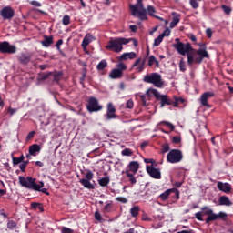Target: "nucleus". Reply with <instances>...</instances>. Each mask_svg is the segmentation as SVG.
Wrapping results in <instances>:
<instances>
[{
    "label": "nucleus",
    "instance_id": "dca6fc26",
    "mask_svg": "<svg viewBox=\"0 0 233 233\" xmlns=\"http://www.w3.org/2000/svg\"><path fill=\"white\" fill-rule=\"evenodd\" d=\"M218 205L224 207H230L232 206V201H230V198L227 196H220L218 199Z\"/></svg>",
    "mask_w": 233,
    "mask_h": 233
},
{
    "label": "nucleus",
    "instance_id": "20e7f679",
    "mask_svg": "<svg viewBox=\"0 0 233 233\" xmlns=\"http://www.w3.org/2000/svg\"><path fill=\"white\" fill-rule=\"evenodd\" d=\"M129 8L134 17H138L140 21L147 19V9H145V5H143V0H137V3L135 5H130Z\"/></svg>",
    "mask_w": 233,
    "mask_h": 233
},
{
    "label": "nucleus",
    "instance_id": "412c9836",
    "mask_svg": "<svg viewBox=\"0 0 233 233\" xmlns=\"http://www.w3.org/2000/svg\"><path fill=\"white\" fill-rule=\"evenodd\" d=\"M30 59H31L30 55H26V54H22L18 56V61L22 65H28V63H30Z\"/></svg>",
    "mask_w": 233,
    "mask_h": 233
},
{
    "label": "nucleus",
    "instance_id": "f3484780",
    "mask_svg": "<svg viewBox=\"0 0 233 233\" xmlns=\"http://www.w3.org/2000/svg\"><path fill=\"white\" fill-rule=\"evenodd\" d=\"M137 55L135 52L124 53L120 56V61H127V59H136Z\"/></svg>",
    "mask_w": 233,
    "mask_h": 233
},
{
    "label": "nucleus",
    "instance_id": "bb28decb",
    "mask_svg": "<svg viewBox=\"0 0 233 233\" xmlns=\"http://www.w3.org/2000/svg\"><path fill=\"white\" fill-rule=\"evenodd\" d=\"M147 65H148L149 66H152L153 65H156V66H159V61H157V59H156V56H150L148 57Z\"/></svg>",
    "mask_w": 233,
    "mask_h": 233
},
{
    "label": "nucleus",
    "instance_id": "f257e3e1",
    "mask_svg": "<svg viewBox=\"0 0 233 233\" xmlns=\"http://www.w3.org/2000/svg\"><path fill=\"white\" fill-rule=\"evenodd\" d=\"M174 46L180 56H187V65L189 66H192L194 63L201 65L204 59H210V55H208L205 44H201L198 50L192 49L190 44H183V42H177Z\"/></svg>",
    "mask_w": 233,
    "mask_h": 233
},
{
    "label": "nucleus",
    "instance_id": "7c9ffc66",
    "mask_svg": "<svg viewBox=\"0 0 233 233\" xmlns=\"http://www.w3.org/2000/svg\"><path fill=\"white\" fill-rule=\"evenodd\" d=\"M146 12H147V14L149 15H151V17H156L157 16L155 15L156 14V8H154V6H152V5H148Z\"/></svg>",
    "mask_w": 233,
    "mask_h": 233
},
{
    "label": "nucleus",
    "instance_id": "864d4df0",
    "mask_svg": "<svg viewBox=\"0 0 233 233\" xmlns=\"http://www.w3.org/2000/svg\"><path fill=\"white\" fill-rule=\"evenodd\" d=\"M62 233H74V230L66 227L62 228Z\"/></svg>",
    "mask_w": 233,
    "mask_h": 233
},
{
    "label": "nucleus",
    "instance_id": "09e8293b",
    "mask_svg": "<svg viewBox=\"0 0 233 233\" xmlns=\"http://www.w3.org/2000/svg\"><path fill=\"white\" fill-rule=\"evenodd\" d=\"M34 136H35V131H31L26 136V141H30V139L34 138Z\"/></svg>",
    "mask_w": 233,
    "mask_h": 233
},
{
    "label": "nucleus",
    "instance_id": "a18cd8bd",
    "mask_svg": "<svg viewBox=\"0 0 233 233\" xmlns=\"http://www.w3.org/2000/svg\"><path fill=\"white\" fill-rule=\"evenodd\" d=\"M222 10H224L225 14H230V12H232V9L229 6H227L225 5H223L221 6Z\"/></svg>",
    "mask_w": 233,
    "mask_h": 233
},
{
    "label": "nucleus",
    "instance_id": "338daca9",
    "mask_svg": "<svg viewBox=\"0 0 233 233\" xmlns=\"http://www.w3.org/2000/svg\"><path fill=\"white\" fill-rule=\"evenodd\" d=\"M129 181L132 183V185H136L137 183L136 177H134V176L129 177Z\"/></svg>",
    "mask_w": 233,
    "mask_h": 233
},
{
    "label": "nucleus",
    "instance_id": "69168bd1",
    "mask_svg": "<svg viewBox=\"0 0 233 233\" xmlns=\"http://www.w3.org/2000/svg\"><path fill=\"white\" fill-rule=\"evenodd\" d=\"M52 73H46L42 76V79L45 80V79H48V76L51 75Z\"/></svg>",
    "mask_w": 233,
    "mask_h": 233
},
{
    "label": "nucleus",
    "instance_id": "ddd939ff",
    "mask_svg": "<svg viewBox=\"0 0 233 233\" xmlns=\"http://www.w3.org/2000/svg\"><path fill=\"white\" fill-rule=\"evenodd\" d=\"M1 15L4 19H12L15 15V12L10 6L4 7L1 10Z\"/></svg>",
    "mask_w": 233,
    "mask_h": 233
},
{
    "label": "nucleus",
    "instance_id": "f704fd0d",
    "mask_svg": "<svg viewBox=\"0 0 233 233\" xmlns=\"http://www.w3.org/2000/svg\"><path fill=\"white\" fill-rule=\"evenodd\" d=\"M25 161V156H21L20 157H13L14 165H19V163H23Z\"/></svg>",
    "mask_w": 233,
    "mask_h": 233
},
{
    "label": "nucleus",
    "instance_id": "423d86ee",
    "mask_svg": "<svg viewBox=\"0 0 233 233\" xmlns=\"http://www.w3.org/2000/svg\"><path fill=\"white\" fill-rule=\"evenodd\" d=\"M146 94L148 96H154L156 97V99L160 100L161 101V108H163V106H165V105H172V101L170 99H168V96L159 94V91H157V89L149 88L146 92Z\"/></svg>",
    "mask_w": 233,
    "mask_h": 233
},
{
    "label": "nucleus",
    "instance_id": "c03bdc74",
    "mask_svg": "<svg viewBox=\"0 0 233 233\" xmlns=\"http://www.w3.org/2000/svg\"><path fill=\"white\" fill-rule=\"evenodd\" d=\"M61 77H63V73L59 72L54 75V81H60Z\"/></svg>",
    "mask_w": 233,
    "mask_h": 233
},
{
    "label": "nucleus",
    "instance_id": "e433bc0d",
    "mask_svg": "<svg viewBox=\"0 0 233 233\" xmlns=\"http://www.w3.org/2000/svg\"><path fill=\"white\" fill-rule=\"evenodd\" d=\"M189 5L194 8V10L199 8V3H198V0H189Z\"/></svg>",
    "mask_w": 233,
    "mask_h": 233
},
{
    "label": "nucleus",
    "instance_id": "cd10ccee",
    "mask_svg": "<svg viewBox=\"0 0 233 233\" xmlns=\"http://www.w3.org/2000/svg\"><path fill=\"white\" fill-rule=\"evenodd\" d=\"M130 214L132 218H137V216H139V207L134 206L133 208H131Z\"/></svg>",
    "mask_w": 233,
    "mask_h": 233
},
{
    "label": "nucleus",
    "instance_id": "4be33fe9",
    "mask_svg": "<svg viewBox=\"0 0 233 233\" xmlns=\"http://www.w3.org/2000/svg\"><path fill=\"white\" fill-rule=\"evenodd\" d=\"M81 185H83L84 188H87L88 190H94V184L90 183V180H86L85 178L80 179Z\"/></svg>",
    "mask_w": 233,
    "mask_h": 233
},
{
    "label": "nucleus",
    "instance_id": "a211bd4d",
    "mask_svg": "<svg viewBox=\"0 0 233 233\" xmlns=\"http://www.w3.org/2000/svg\"><path fill=\"white\" fill-rule=\"evenodd\" d=\"M110 79H121L123 77V72L119 69H112V71L109 74Z\"/></svg>",
    "mask_w": 233,
    "mask_h": 233
},
{
    "label": "nucleus",
    "instance_id": "72a5a7b5",
    "mask_svg": "<svg viewBox=\"0 0 233 233\" xmlns=\"http://www.w3.org/2000/svg\"><path fill=\"white\" fill-rule=\"evenodd\" d=\"M62 25H64V26H68V25H70V16L68 15H64Z\"/></svg>",
    "mask_w": 233,
    "mask_h": 233
},
{
    "label": "nucleus",
    "instance_id": "a878e982",
    "mask_svg": "<svg viewBox=\"0 0 233 233\" xmlns=\"http://www.w3.org/2000/svg\"><path fill=\"white\" fill-rule=\"evenodd\" d=\"M173 20L170 23V28H176L177 23H179V15L173 13Z\"/></svg>",
    "mask_w": 233,
    "mask_h": 233
},
{
    "label": "nucleus",
    "instance_id": "0e129e2a",
    "mask_svg": "<svg viewBox=\"0 0 233 233\" xmlns=\"http://www.w3.org/2000/svg\"><path fill=\"white\" fill-rule=\"evenodd\" d=\"M110 208H112V205L106 204V205L105 206V210H106V212H109V211H110Z\"/></svg>",
    "mask_w": 233,
    "mask_h": 233
},
{
    "label": "nucleus",
    "instance_id": "5701e85b",
    "mask_svg": "<svg viewBox=\"0 0 233 233\" xmlns=\"http://www.w3.org/2000/svg\"><path fill=\"white\" fill-rule=\"evenodd\" d=\"M172 192H177L178 194L177 189H175V188L167 189L160 195V199H162V201L168 199V196H170V194H172Z\"/></svg>",
    "mask_w": 233,
    "mask_h": 233
},
{
    "label": "nucleus",
    "instance_id": "2f4dec72",
    "mask_svg": "<svg viewBox=\"0 0 233 233\" xmlns=\"http://www.w3.org/2000/svg\"><path fill=\"white\" fill-rule=\"evenodd\" d=\"M108 66L106 60H102L96 66L97 70H105Z\"/></svg>",
    "mask_w": 233,
    "mask_h": 233
},
{
    "label": "nucleus",
    "instance_id": "58836bf2",
    "mask_svg": "<svg viewBox=\"0 0 233 233\" xmlns=\"http://www.w3.org/2000/svg\"><path fill=\"white\" fill-rule=\"evenodd\" d=\"M116 66V70H120V72L127 70V65H125L123 62L118 63Z\"/></svg>",
    "mask_w": 233,
    "mask_h": 233
},
{
    "label": "nucleus",
    "instance_id": "39448f33",
    "mask_svg": "<svg viewBox=\"0 0 233 233\" xmlns=\"http://www.w3.org/2000/svg\"><path fill=\"white\" fill-rule=\"evenodd\" d=\"M130 39L116 37L111 39L108 45L106 46V50H111L112 52L119 53L123 50V45H128Z\"/></svg>",
    "mask_w": 233,
    "mask_h": 233
},
{
    "label": "nucleus",
    "instance_id": "a19ab883",
    "mask_svg": "<svg viewBox=\"0 0 233 233\" xmlns=\"http://www.w3.org/2000/svg\"><path fill=\"white\" fill-rule=\"evenodd\" d=\"M173 143H175V145H179V143H181V137L180 136H175L172 138Z\"/></svg>",
    "mask_w": 233,
    "mask_h": 233
},
{
    "label": "nucleus",
    "instance_id": "5fc2aeb1",
    "mask_svg": "<svg viewBox=\"0 0 233 233\" xmlns=\"http://www.w3.org/2000/svg\"><path fill=\"white\" fill-rule=\"evenodd\" d=\"M160 35H162V37H168L170 35V30L166 29Z\"/></svg>",
    "mask_w": 233,
    "mask_h": 233
},
{
    "label": "nucleus",
    "instance_id": "c9c22d12",
    "mask_svg": "<svg viewBox=\"0 0 233 233\" xmlns=\"http://www.w3.org/2000/svg\"><path fill=\"white\" fill-rule=\"evenodd\" d=\"M164 36L162 35H159L157 38L155 39L154 45L155 46H159L161 43L163 42Z\"/></svg>",
    "mask_w": 233,
    "mask_h": 233
},
{
    "label": "nucleus",
    "instance_id": "473e14b6",
    "mask_svg": "<svg viewBox=\"0 0 233 233\" xmlns=\"http://www.w3.org/2000/svg\"><path fill=\"white\" fill-rule=\"evenodd\" d=\"M116 118H117V115H116V112H110V111L106 112L107 121H110V119H116Z\"/></svg>",
    "mask_w": 233,
    "mask_h": 233
},
{
    "label": "nucleus",
    "instance_id": "393cba45",
    "mask_svg": "<svg viewBox=\"0 0 233 233\" xmlns=\"http://www.w3.org/2000/svg\"><path fill=\"white\" fill-rule=\"evenodd\" d=\"M54 43V36H45L44 41H42L43 46L48 47Z\"/></svg>",
    "mask_w": 233,
    "mask_h": 233
},
{
    "label": "nucleus",
    "instance_id": "aec40b11",
    "mask_svg": "<svg viewBox=\"0 0 233 233\" xmlns=\"http://www.w3.org/2000/svg\"><path fill=\"white\" fill-rule=\"evenodd\" d=\"M128 169L130 172H133V174L137 173L139 170V163L137 161H132L128 165Z\"/></svg>",
    "mask_w": 233,
    "mask_h": 233
},
{
    "label": "nucleus",
    "instance_id": "680f3d73",
    "mask_svg": "<svg viewBox=\"0 0 233 233\" xmlns=\"http://www.w3.org/2000/svg\"><path fill=\"white\" fill-rule=\"evenodd\" d=\"M39 203H37V202H33L32 204H31V207H32V208H39Z\"/></svg>",
    "mask_w": 233,
    "mask_h": 233
},
{
    "label": "nucleus",
    "instance_id": "1a4fd4ad",
    "mask_svg": "<svg viewBox=\"0 0 233 233\" xmlns=\"http://www.w3.org/2000/svg\"><path fill=\"white\" fill-rule=\"evenodd\" d=\"M88 112H99L103 110V106L99 105V101L96 97H91L87 104Z\"/></svg>",
    "mask_w": 233,
    "mask_h": 233
},
{
    "label": "nucleus",
    "instance_id": "f03ea898",
    "mask_svg": "<svg viewBox=\"0 0 233 233\" xmlns=\"http://www.w3.org/2000/svg\"><path fill=\"white\" fill-rule=\"evenodd\" d=\"M208 216L206 218V223L208 224L210 221H217V219H222L225 221L228 215L226 212L220 211L218 214L214 213V210L207 206L201 208V212H197L195 214L196 219L198 221H203V217Z\"/></svg>",
    "mask_w": 233,
    "mask_h": 233
},
{
    "label": "nucleus",
    "instance_id": "f8f14e48",
    "mask_svg": "<svg viewBox=\"0 0 233 233\" xmlns=\"http://www.w3.org/2000/svg\"><path fill=\"white\" fill-rule=\"evenodd\" d=\"M147 172L154 179H161V171H159L158 168H156L152 166H147Z\"/></svg>",
    "mask_w": 233,
    "mask_h": 233
},
{
    "label": "nucleus",
    "instance_id": "c756f323",
    "mask_svg": "<svg viewBox=\"0 0 233 233\" xmlns=\"http://www.w3.org/2000/svg\"><path fill=\"white\" fill-rule=\"evenodd\" d=\"M174 99H175V101L172 104H173V106H175V107H177V106H179V105L185 103V99H183L181 97L175 96Z\"/></svg>",
    "mask_w": 233,
    "mask_h": 233
},
{
    "label": "nucleus",
    "instance_id": "603ef678",
    "mask_svg": "<svg viewBox=\"0 0 233 233\" xmlns=\"http://www.w3.org/2000/svg\"><path fill=\"white\" fill-rule=\"evenodd\" d=\"M30 5H32L33 6H35L36 8L41 7V3H39V2H37L35 0L31 1Z\"/></svg>",
    "mask_w": 233,
    "mask_h": 233
},
{
    "label": "nucleus",
    "instance_id": "9b49d317",
    "mask_svg": "<svg viewBox=\"0 0 233 233\" xmlns=\"http://www.w3.org/2000/svg\"><path fill=\"white\" fill-rule=\"evenodd\" d=\"M210 97H214V93L205 92L202 94L199 99L200 105L202 106H207V108H210V106L208 105V99H210Z\"/></svg>",
    "mask_w": 233,
    "mask_h": 233
},
{
    "label": "nucleus",
    "instance_id": "13d9d810",
    "mask_svg": "<svg viewBox=\"0 0 233 233\" xmlns=\"http://www.w3.org/2000/svg\"><path fill=\"white\" fill-rule=\"evenodd\" d=\"M142 221H150V218H148L147 214L142 215Z\"/></svg>",
    "mask_w": 233,
    "mask_h": 233
},
{
    "label": "nucleus",
    "instance_id": "2eb2a0df",
    "mask_svg": "<svg viewBox=\"0 0 233 233\" xmlns=\"http://www.w3.org/2000/svg\"><path fill=\"white\" fill-rule=\"evenodd\" d=\"M217 187L218 190H221V192H225L226 194H228V192L232 190V187H230V184L228 183L218 182Z\"/></svg>",
    "mask_w": 233,
    "mask_h": 233
},
{
    "label": "nucleus",
    "instance_id": "49530a36",
    "mask_svg": "<svg viewBox=\"0 0 233 233\" xmlns=\"http://www.w3.org/2000/svg\"><path fill=\"white\" fill-rule=\"evenodd\" d=\"M186 65H185V60L181 59L179 62V68L181 70V72H185L187 69L185 68Z\"/></svg>",
    "mask_w": 233,
    "mask_h": 233
},
{
    "label": "nucleus",
    "instance_id": "79ce46f5",
    "mask_svg": "<svg viewBox=\"0 0 233 233\" xmlns=\"http://www.w3.org/2000/svg\"><path fill=\"white\" fill-rule=\"evenodd\" d=\"M162 124L170 128V130H175L176 128L174 125L168 121H163Z\"/></svg>",
    "mask_w": 233,
    "mask_h": 233
},
{
    "label": "nucleus",
    "instance_id": "774afa93",
    "mask_svg": "<svg viewBox=\"0 0 233 233\" xmlns=\"http://www.w3.org/2000/svg\"><path fill=\"white\" fill-rule=\"evenodd\" d=\"M61 45H63V40L60 39L56 42V48H59Z\"/></svg>",
    "mask_w": 233,
    "mask_h": 233
},
{
    "label": "nucleus",
    "instance_id": "e2e57ef3",
    "mask_svg": "<svg viewBox=\"0 0 233 233\" xmlns=\"http://www.w3.org/2000/svg\"><path fill=\"white\" fill-rule=\"evenodd\" d=\"M131 32H137V25H130L129 26Z\"/></svg>",
    "mask_w": 233,
    "mask_h": 233
},
{
    "label": "nucleus",
    "instance_id": "c85d7f7f",
    "mask_svg": "<svg viewBox=\"0 0 233 233\" xmlns=\"http://www.w3.org/2000/svg\"><path fill=\"white\" fill-rule=\"evenodd\" d=\"M100 187H106L110 183V177H105L98 180Z\"/></svg>",
    "mask_w": 233,
    "mask_h": 233
},
{
    "label": "nucleus",
    "instance_id": "de8ad7c7",
    "mask_svg": "<svg viewBox=\"0 0 233 233\" xmlns=\"http://www.w3.org/2000/svg\"><path fill=\"white\" fill-rule=\"evenodd\" d=\"M116 201H119L120 203H128V199L125 197H117Z\"/></svg>",
    "mask_w": 233,
    "mask_h": 233
},
{
    "label": "nucleus",
    "instance_id": "b1692460",
    "mask_svg": "<svg viewBox=\"0 0 233 233\" xmlns=\"http://www.w3.org/2000/svg\"><path fill=\"white\" fill-rule=\"evenodd\" d=\"M35 152H41V147H39L37 144H34L29 147L30 156H35Z\"/></svg>",
    "mask_w": 233,
    "mask_h": 233
},
{
    "label": "nucleus",
    "instance_id": "7ed1b4c3",
    "mask_svg": "<svg viewBox=\"0 0 233 233\" xmlns=\"http://www.w3.org/2000/svg\"><path fill=\"white\" fill-rule=\"evenodd\" d=\"M18 179L21 187H25V188H28L29 190L41 192V189L45 187V183H43V181H40L37 184L35 183V178H33L32 177H19Z\"/></svg>",
    "mask_w": 233,
    "mask_h": 233
},
{
    "label": "nucleus",
    "instance_id": "4468645a",
    "mask_svg": "<svg viewBox=\"0 0 233 233\" xmlns=\"http://www.w3.org/2000/svg\"><path fill=\"white\" fill-rule=\"evenodd\" d=\"M132 67L135 68L137 72H143V70H145V60L137 58Z\"/></svg>",
    "mask_w": 233,
    "mask_h": 233
},
{
    "label": "nucleus",
    "instance_id": "9d476101",
    "mask_svg": "<svg viewBox=\"0 0 233 233\" xmlns=\"http://www.w3.org/2000/svg\"><path fill=\"white\" fill-rule=\"evenodd\" d=\"M0 52L2 54H15V52H17V47L10 45V43L6 41L0 42Z\"/></svg>",
    "mask_w": 233,
    "mask_h": 233
},
{
    "label": "nucleus",
    "instance_id": "0eeeda50",
    "mask_svg": "<svg viewBox=\"0 0 233 233\" xmlns=\"http://www.w3.org/2000/svg\"><path fill=\"white\" fill-rule=\"evenodd\" d=\"M145 83H151L156 86L157 88L163 86V81L161 80V75L157 73H152L144 76Z\"/></svg>",
    "mask_w": 233,
    "mask_h": 233
},
{
    "label": "nucleus",
    "instance_id": "4c0bfd02",
    "mask_svg": "<svg viewBox=\"0 0 233 233\" xmlns=\"http://www.w3.org/2000/svg\"><path fill=\"white\" fill-rule=\"evenodd\" d=\"M121 154H122V156L130 157V156H132V154H134V152H132L130 150V148H125L124 150H122Z\"/></svg>",
    "mask_w": 233,
    "mask_h": 233
},
{
    "label": "nucleus",
    "instance_id": "37998d69",
    "mask_svg": "<svg viewBox=\"0 0 233 233\" xmlns=\"http://www.w3.org/2000/svg\"><path fill=\"white\" fill-rule=\"evenodd\" d=\"M107 112H116V107L114 106V104H112V102H109L107 104Z\"/></svg>",
    "mask_w": 233,
    "mask_h": 233
},
{
    "label": "nucleus",
    "instance_id": "6e6552de",
    "mask_svg": "<svg viewBox=\"0 0 233 233\" xmlns=\"http://www.w3.org/2000/svg\"><path fill=\"white\" fill-rule=\"evenodd\" d=\"M168 163H179L183 159V153L177 149H172L167 157Z\"/></svg>",
    "mask_w": 233,
    "mask_h": 233
},
{
    "label": "nucleus",
    "instance_id": "bf43d9fd",
    "mask_svg": "<svg viewBox=\"0 0 233 233\" xmlns=\"http://www.w3.org/2000/svg\"><path fill=\"white\" fill-rule=\"evenodd\" d=\"M206 34H207L208 37H209V38L212 37V29L208 28L206 30Z\"/></svg>",
    "mask_w": 233,
    "mask_h": 233
},
{
    "label": "nucleus",
    "instance_id": "052dcab7",
    "mask_svg": "<svg viewBox=\"0 0 233 233\" xmlns=\"http://www.w3.org/2000/svg\"><path fill=\"white\" fill-rule=\"evenodd\" d=\"M95 218L97 221H101V214L99 212L95 213Z\"/></svg>",
    "mask_w": 233,
    "mask_h": 233
},
{
    "label": "nucleus",
    "instance_id": "3c124183",
    "mask_svg": "<svg viewBox=\"0 0 233 233\" xmlns=\"http://www.w3.org/2000/svg\"><path fill=\"white\" fill-rule=\"evenodd\" d=\"M127 108H134V101L132 99L127 100Z\"/></svg>",
    "mask_w": 233,
    "mask_h": 233
},
{
    "label": "nucleus",
    "instance_id": "6ab92c4d",
    "mask_svg": "<svg viewBox=\"0 0 233 233\" xmlns=\"http://www.w3.org/2000/svg\"><path fill=\"white\" fill-rule=\"evenodd\" d=\"M94 39H96L94 37V35H92L91 34H86V36L84 37L83 41H82V46L83 48H86V46L92 43L94 41Z\"/></svg>",
    "mask_w": 233,
    "mask_h": 233
},
{
    "label": "nucleus",
    "instance_id": "6e6d98bb",
    "mask_svg": "<svg viewBox=\"0 0 233 233\" xmlns=\"http://www.w3.org/2000/svg\"><path fill=\"white\" fill-rule=\"evenodd\" d=\"M7 228H15V223L14 222V220H10V221L7 223Z\"/></svg>",
    "mask_w": 233,
    "mask_h": 233
},
{
    "label": "nucleus",
    "instance_id": "ea45409f",
    "mask_svg": "<svg viewBox=\"0 0 233 233\" xmlns=\"http://www.w3.org/2000/svg\"><path fill=\"white\" fill-rule=\"evenodd\" d=\"M84 179L92 181V179H94V173H92V171H87V173L86 174V178Z\"/></svg>",
    "mask_w": 233,
    "mask_h": 233
},
{
    "label": "nucleus",
    "instance_id": "8fccbe9b",
    "mask_svg": "<svg viewBox=\"0 0 233 233\" xmlns=\"http://www.w3.org/2000/svg\"><path fill=\"white\" fill-rule=\"evenodd\" d=\"M27 165H28V161H25V162H23L22 164H20V170H21L22 172H25V170Z\"/></svg>",
    "mask_w": 233,
    "mask_h": 233
},
{
    "label": "nucleus",
    "instance_id": "4d7b16f0",
    "mask_svg": "<svg viewBox=\"0 0 233 233\" xmlns=\"http://www.w3.org/2000/svg\"><path fill=\"white\" fill-rule=\"evenodd\" d=\"M8 112H9L10 116H14V114H15V112H17V109L9 107Z\"/></svg>",
    "mask_w": 233,
    "mask_h": 233
}]
</instances>
